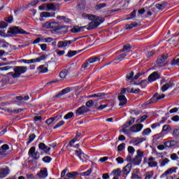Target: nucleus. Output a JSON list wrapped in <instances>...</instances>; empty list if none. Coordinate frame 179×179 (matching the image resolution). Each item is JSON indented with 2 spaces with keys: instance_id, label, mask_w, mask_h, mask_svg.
<instances>
[{
  "instance_id": "nucleus-12",
  "label": "nucleus",
  "mask_w": 179,
  "mask_h": 179,
  "mask_svg": "<svg viewBox=\"0 0 179 179\" xmlns=\"http://www.w3.org/2000/svg\"><path fill=\"white\" fill-rule=\"evenodd\" d=\"M38 148L40 150H43L44 153H46V155H50V152L51 151V148L45 145L44 143H39Z\"/></svg>"
},
{
  "instance_id": "nucleus-62",
  "label": "nucleus",
  "mask_w": 179,
  "mask_h": 179,
  "mask_svg": "<svg viewBox=\"0 0 179 179\" xmlns=\"http://www.w3.org/2000/svg\"><path fill=\"white\" fill-rule=\"evenodd\" d=\"M52 159L50 157L46 156L43 158V162L45 163H50L51 162Z\"/></svg>"
},
{
  "instance_id": "nucleus-8",
  "label": "nucleus",
  "mask_w": 179,
  "mask_h": 179,
  "mask_svg": "<svg viewBox=\"0 0 179 179\" xmlns=\"http://www.w3.org/2000/svg\"><path fill=\"white\" fill-rule=\"evenodd\" d=\"M74 41H76V40L74 41H60L57 43V48H65V47H69L72 43Z\"/></svg>"
},
{
  "instance_id": "nucleus-6",
  "label": "nucleus",
  "mask_w": 179,
  "mask_h": 179,
  "mask_svg": "<svg viewBox=\"0 0 179 179\" xmlns=\"http://www.w3.org/2000/svg\"><path fill=\"white\" fill-rule=\"evenodd\" d=\"M128 55V52H124V53L119 55L115 59L113 60L112 64L113 65H117L121 61H124L125 59V57Z\"/></svg>"
},
{
  "instance_id": "nucleus-2",
  "label": "nucleus",
  "mask_w": 179,
  "mask_h": 179,
  "mask_svg": "<svg viewBox=\"0 0 179 179\" xmlns=\"http://www.w3.org/2000/svg\"><path fill=\"white\" fill-rule=\"evenodd\" d=\"M13 71L14 73L10 72L8 73V75H10L15 79L16 78H19L20 75L26 73V72H27V67L23 66H17L14 68Z\"/></svg>"
},
{
  "instance_id": "nucleus-11",
  "label": "nucleus",
  "mask_w": 179,
  "mask_h": 179,
  "mask_svg": "<svg viewBox=\"0 0 179 179\" xmlns=\"http://www.w3.org/2000/svg\"><path fill=\"white\" fill-rule=\"evenodd\" d=\"M142 129H143V124H137L133 125L130 128L129 131H130V132H134V133L136 134L138 132H141L142 131Z\"/></svg>"
},
{
  "instance_id": "nucleus-49",
  "label": "nucleus",
  "mask_w": 179,
  "mask_h": 179,
  "mask_svg": "<svg viewBox=\"0 0 179 179\" xmlns=\"http://www.w3.org/2000/svg\"><path fill=\"white\" fill-rule=\"evenodd\" d=\"M57 19H58L59 20H63V22H66V23H69V19L66 18V17H64V16H57Z\"/></svg>"
},
{
  "instance_id": "nucleus-14",
  "label": "nucleus",
  "mask_w": 179,
  "mask_h": 179,
  "mask_svg": "<svg viewBox=\"0 0 179 179\" xmlns=\"http://www.w3.org/2000/svg\"><path fill=\"white\" fill-rule=\"evenodd\" d=\"M160 78V76L157 72L155 71L152 73H151L148 78V82H155V80H157Z\"/></svg>"
},
{
  "instance_id": "nucleus-25",
  "label": "nucleus",
  "mask_w": 179,
  "mask_h": 179,
  "mask_svg": "<svg viewBox=\"0 0 179 179\" xmlns=\"http://www.w3.org/2000/svg\"><path fill=\"white\" fill-rule=\"evenodd\" d=\"M71 92V88L66 87L60 93H59L57 95H56L57 99H59V97H62L64 96V94H66L67 93H69Z\"/></svg>"
},
{
  "instance_id": "nucleus-32",
  "label": "nucleus",
  "mask_w": 179,
  "mask_h": 179,
  "mask_svg": "<svg viewBox=\"0 0 179 179\" xmlns=\"http://www.w3.org/2000/svg\"><path fill=\"white\" fill-rule=\"evenodd\" d=\"M38 69L40 73H47V72H48V68H47L44 65L39 66Z\"/></svg>"
},
{
  "instance_id": "nucleus-9",
  "label": "nucleus",
  "mask_w": 179,
  "mask_h": 179,
  "mask_svg": "<svg viewBox=\"0 0 179 179\" xmlns=\"http://www.w3.org/2000/svg\"><path fill=\"white\" fill-rule=\"evenodd\" d=\"M99 61H100V58L99 57L90 58L87 59L85 63L83 64V68H84V69H86V68L90 66V64H94V62H97Z\"/></svg>"
},
{
  "instance_id": "nucleus-61",
  "label": "nucleus",
  "mask_w": 179,
  "mask_h": 179,
  "mask_svg": "<svg viewBox=\"0 0 179 179\" xmlns=\"http://www.w3.org/2000/svg\"><path fill=\"white\" fill-rule=\"evenodd\" d=\"M45 59V57L44 55H42L38 58L34 59V61H35V63L41 62V61H44Z\"/></svg>"
},
{
  "instance_id": "nucleus-10",
  "label": "nucleus",
  "mask_w": 179,
  "mask_h": 179,
  "mask_svg": "<svg viewBox=\"0 0 179 179\" xmlns=\"http://www.w3.org/2000/svg\"><path fill=\"white\" fill-rule=\"evenodd\" d=\"M89 110L90 109L87 107L83 106L76 110V115L77 117H79V115H83L85 113H89Z\"/></svg>"
},
{
  "instance_id": "nucleus-22",
  "label": "nucleus",
  "mask_w": 179,
  "mask_h": 179,
  "mask_svg": "<svg viewBox=\"0 0 179 179\" xmlns=\"http://www.w3.org/2000/svg\"><path fill=\"white\" fill-rule=\"evenodd\" d=\"M173 86H174V83H173V82H169L162 87V92H163V93H164V92H167V90H169V89H171Z\"/></svg>"
},
{
  "instance_id": "nucleus-56",
  "label": "nucleus",
  "mask_w": 179,
  "mask_h": 179,
  "mask_svg": "<svg viewBox=\"0 0 179 179\" xmlns=\"http://www.w3.org/2000/svg\"><path fill=\"white\" fill-rule=\"evenodd\" d=\"M34 139H36V134H33L29 136V141H28L27 143L28 144L31 143V142L34 141Z\"/></svg>"
},
{
  "instance_id": "nucleus-30",
  "label": "nucleus",
  "mask_w": 179,
  "mask_h": 179,
  "mask_svg": "<svg viewBox=\"0 0 179 179\" xmlns=\"http://www.w3.org/2000/svg\"><path fill=\"white\" fill-rule=\"evenodd\" d=\"M78 174L79 173L78 172H76V171H72V172L67 173L66 174V176L68 178H76V176H78Z\"/></svg>"
},
{
  "instance_id": "nucleus-52",
  "label": "nucleus",
  "mask_w": 179,
  "mask_h": 179,
  "mask_svg": "<svg viewBox=\"0 0 179 179\" xmlns=\"http://www.w3.org/2000/svg\"><path fill=\"white\" fill-rule=\"evenodd\" d=\"M136 16V10H134L131 13H130L129 17H127V20H131V19H134Z\"/></svg>"
},
{
  "instance_id": "nucleus-17",
  "label": "nucleus",
  "mask_w": 179,
  "mask_h": 179,
  "mask_svg": "<svg viewBox=\"0 0 179 179\" xmlns=\"http://www.w3.org/2000/svg\"><path fill=\"white\" fill-rule=\"evenodd\" d=\"M9 173H10L9 168L0 169V178H5V177H8Z\"/></svg>"
},
{
  "instance_id": "nucleus-41",
  "label": "nucleus",
  "mask_w": 179,
  "mask_h": 179,
  "mask_svg": "<svg viewBox=\"0 0 179 179\" xmlns=\"http://www.w3.org/2000/svg\"><path fill=\"white\" fill-rule=\"evenodd\" d=\"M151 132H152V130L150 129V128H147L143 131L142 135L143 136H148V135H150Z\"/></svg>"
},
{
  "instance_id": "nucleus-7",
  "label": "nucleus",
  "mask_w": 179,
  "mask_h": 179,
  "mask_svg": "<svg viewBox=\"0 0 179 179\" xmlns=\"http://www.w3.org/2000/svg\"><path fill=\"white\" fill-rule=\"evenodd\" d=\"M166 95H164V94H159V93H156L150 99V101L148 102V104H150V103H156V101H159V100H162V99H164Z\"/></svg>"
},
{
  "instance_id": "nucleus-36",
  "label": "nucleus",
  "mask_w": 179,
  "mask_h": 179,
  "mask_svg": "<svg viewBox=\"0 0 179 179\" xmlns=\"http://www.w3.org/2000/svg\"><path fill=\"white\" fill-rule=\"evenodd\" d=\"M67 76L68 70L66 69H64L59 73V78H61V79H65V78H66Z\"/></svg>"
},
{
  "instance_id": "nucleus-42",
  "label": "nucleus",
  "mask_w": 179,
  "mask_h": 179,
  "mask_svg": "<svg viewBox=\"0 0 179 179\" xmlns=\"http://www.w3.org/2000/svg\"><path fill=\"white\" fill-rule=\"evenodd\" d=\"M39 10H47L48 11V3H43L39 6Z\"/></svg>"
},
{
  "instance_id": "nucleus-58",
  "label": "nucleus",
  "mask_w": 179,
  "mask_h": 179,
  "mask_svg": "<svg viewBox=\"0 0 179 179\" xmlns=\"http://www.w3.org/2000/svg\"><path fill=\"white\" fill-rule=\"evenodd\" d=\"M52 41H54V39H52V38L51 37L43 38L41 40L42 43H51Z\"/></svg>"
},
{
  "instance_id": "nucleus-44",
  "label": "nucleus",
  "mask_w": 179,
  "mask_h": 179,
  "mask_svg": "<svg viewBox=\"0 0 179 179\" xmlns=\"http://www.w3.org/2000/svg\"><path fill=\"white\" fill-rule=\"evenodd\" d=\"M162 131L164 132H170V131H171V127H170V125L169 124H165L162 127Z\"/></svg>"
},
{
  "instance_id": "nucleus-3",
  "label": "nucleus",
  "mask_w": 179,
  "mask_h": 179,
  "mask_svg": "<svg viewBox=\"0 0 179 179\" xmlns=\"http://www.w3.org/2000/svg\"><path fill=\"white\" fill-rule=\"evenodd\" d=\"M15 34H29V32L19 27H13L8 30V36L10 37H13Z\"/></svg>"
},
{
  "instance_id": "nucleus-23",
  "label": "nucleus",
  "mask_w": 179,
  "mask_h": 179,
  "mask_svg": "<svg viewBox=\"0 0 179 179\" xmlns=\"http://www.w3.org/2000/svg\"><path fill=\"white\" fill-rule=\"evenodd\" d=\"M118 100L120 101L119 106H124V104H127V97L124 95H119L118 96Z\"/></svg>"
},
{
  "instance_id": "nucleus-40",
  "label": "nucleus",
  "mask_w": 179,
  "mask_h": 179,
  "mask_svg": "<svg viewBox=\"0 0 179 179\" xmlns=\"http://www.w3.org/2000/svg\"><path fill=\"white\" fill-rule=\"evenodd\" d=\"M48 10H52L55 12V10H57V6L53 3H48Z\"/></svg>"
},
{
  "instance_id": "nucleus-64",
  "label": "nucleus",
  "mask_w": 179,
  "mask_h": 179,
  "mask_svg": "<svg viewBox=\"0 0 179 179\" xmlns=\"http://www.w3.org/2000/svg\"><path fill=\"white\" fill-rule=\"evenodd\" d=\"M173 135L175 138H178L179 136V129H176L173 131Z\"/></svg>"
},
{
  "instance_id": "nucleus-38",
  "label": "nucleus",
  "mask_w": 179,
  "mask_h": 179,
  "mask_svg": "<svg viewBox=\"0 0 179 179\" xmlns=\"http://www.w3.org/2000/svg\"><path fill=\"white\" fill-rule=\"evenodd\" d=\"M166 6H167V3L166 2H163L161 4H157L156 5L157 9H159V10H163V9H164V8H166Z\"/></svg>"
},
{
  "instance_id": "nucleus-63",
  "label": "nucleus",
  "mask_w": 179,
  "mask_h": 179,
  "mask_svg": "<svg viewBox=\"0 0 179 179\" xmlns=\"http://www.w3.org/2000/svg\"><path fill=\"white\" fill-rule=\"evenodd\" d=\"M31 157L35 160H38V159H40V153L36 152Z\"/></svg>"
},
{
  "instance_id": "nucleus-35",
  "label": "nucleus",
  "mask_w": 179,
  "mask_h": 179,
  "mask_svg": "<svg viewBox=\"0 0 179 179\" xmlns=\"http://www.w3.org/2000/svg\"><path fill=\"white\" fill-rule=\"evenodd\" d=\"M133 163L135 164V166H139L141 163H142V158H139L138 157H135L133 159Z\"/></svg>"
},
{
  "instance_id": "nucleus-45",
  "label": "nucleus",
  "mask_w": 179,
  "mask_h": 179,
  "mask_svg": "<svg viewBox=\"0 0 179 179\" xmlns=\"http://www.w3.org/2000/svg\"><path fill=\"white\" fill-rule=\"evenodd\" d=\"M131 127V124H129L128 123V122H127L126 124H124L123 125L122 129V132H124V134H127V129L128 127Z\"/></svg>"
},
{
  "instance_id": "nucleus-60",
  "label": "nucleus",
  "mask_w": 179,
  "mask_h": 179,
  "mask_svg": "<svg viewBox=\"0 0 179 179\" xmlns=\"http://www.w3.org/2000/svg\"><path fill=\"white\" fill-rule=\"evenodd\" d=\"M153 171L147 172L145 179H150L153 177Z\"/></svg>"
},
{
  "instance_id": "nucleus-34",
  "label": "nucleus",
  "mask_w": 179,
  "mask_h": 179,
  "mask_svg": "<svg viewBox=\"0 0 179 179\" xmlns=\"http://www.w3.org/2000/svg\"><path fill=\"white\" fill-rule=\"evenodd\" d=\"M92 171H93V169H89L87 171L80 173V176L83 177H89V176L92 174Z\"/></svg>"
},
{
  "instance_id": "nucleus-57",
  "label": "nucleus",
  "mask_w": 179,
  "mask_h": 179,
  "mask_svg": "<svg viewBox=\"0 0 179 179\" xmlns=\"http://www.w3.org/2000/svg\"><path fill=\"white\" fill-rule=\"evenodd\" d=\"M106 6H107V4H106V3H99L96 6V9H101L103 8H106Z\"/></svg>"
},
{
  "instance_id": "nucleus-37",
  "label": "nucleus",
  "mask_w": 179,
  "mask_h": 179,
  "mask_svg": "<svg viewBox=\"0 0 179 179\" xmlns=\"http://www.w3.org/2000/svg\"><path fill=\"white\" fill-rule=\"evenodd\" d=\"M131 50V45H125L123 47V50H120V52H127V55H128V53L131 52V50Z\"/></svg>"
},
{
  "instance_id": "nucleus-33",
  "label": "nucleus",
  "mask_w": 179,
  "mask_h": 179,
  "mask_svg": "<svg viewBox=\"0 0 179 179\" xmlns=\"http://www.w3.org/2000/svg\"><path fill=\"white\" fill-rule=\"evenodd\" d=\"M160 163V167H164V166L169 164V163H170V159L165 158L162 160L159 161Z\"/></svg>"
},
{
  "instance_id": "nucleus-55",
  "label": "nucleus",
  "mask_w": 179,
  "mask_h": 179,
  "mask_svg": "<svg viewBox=\"0 0 179 179\" xmlns=\"http://www.w3.org/2000/svg\"><path fill=\"white\" fill-rule=\"evenodd\" d=\"M73 115H74L73 113L70 112L65 115L64 120H69V119L72 118V117H73Z\"/></svg>"
},
{
  "instance_id": "nucleus-21",
  "label": "nucleus",
  "mask_w": 179,
  "mask_h": 179,
  "mask_svg": "<svg viewBox=\"0 0 179 179\" xmlns=\"http://www.w3.org/2000/svg\"><path fill=\"white\" fill-rule=\"evenodd\" d=\"M132 169V164H127L122 169L123 174H125L126 176H128L129 173H131V170Z\"/></svg>"
},
{
  "instance_id": "nucleus-26",
  "label": "nucleus",
  "mask_w": 179,
  "mask_h": 179,
  "mask_svg": "<svg viewBox=\"0 0 179 179\" xmlns=\"http://www.w3.org/2000/svg\"><path fill=\"white\" fill-rule=\"evenodd\" d=\"M6 150H9V145L8 144H4L0 148V155H5Z\"/></svg>"
},
{
  "instance_id": "nucleus-13",
  "label": "nucleus",
  "mask_w": 179,
  "mask_h": 179,
  "mask_svg": "<svg viewBox=\"0 0 179 179\" xmlns=\"http://www.w3.org/2000/svg\"><path fill=\"white\" fill-rule=\"evenodd\" d=\"M44 27L46 29H55V30L58 29L59 24L57 22H46L44 24Z\"/></svg>"
},
{
  "instance_id": "nucleus-15",
  "label": "nucleus",
  "mask_w": 179,
  "mask_h": 179,
  "mask_svg": "<svg viewBox=\"0 0 179 179\" xmlns=\"http://www.w3.org/2000/svg\"><path fill=\"white\" fill-rule=\"evenodd\" d=\"M167 55H164L159 57L157 61V66H164L166 64V59H167Z\"/></svg>"
},
{
  "instance_id": "nucleus-18",
  "label": "nucleus",
  "mask_w": 179,
  "mask_h": 179,
  "mask_svg": "<svg viewBox=\"0 0 179 179\" xmlns=\"http://www.w3.org/2000/svg\"><path fill=\"white\" fill-rule=\"evenodd\" d=\"M145 141H146V139H145L144 138H133L130 143H131V145H133V146H138L139 145V143H142V142H145Z\"/></svg>"
},
{
  "instance_id": "nucleus-47",
  "label": "nucleus",
  "mask_w": 179,
  "mask_h": 179,
  "mask_svg": "<svg viewBox=\"0 0 179 179\" xmlns=\"http://www.w3.org/2000/svg\"><path fill=\"white\" fill-rule=\"evenodd\" d=\"M0 36H1V37H4V38L5 37H10L9 36L8 31L6 33V32H5V30H3V29L0 30Z\"/></svg>"
},
{
  "instance_id": "nucleus-46",
  "label": "nucleus",
  "mask_w": 179,
  "mask_h": 179,
  "mask_svg": "<svg viewBox=\"0 0 179 179\" xmlns=\"http://www.w3.org/2000/svg\"><path fill=\"white\" fill-rule=\"evenodd\" d=\"M145 152L143 151H142V150L139 149L136 151V157H139L140 159H142L143 157V154Z\"/></svg>"
},
{
  "instance_id": "nucleus-29",
  "label": "nucleus",
  "mask_w": 179,
  "mask_h": 179,
  "mask_svg": "<svg viewBox=\"0 0 179 179\" xmlns=\"http://www.w3.org/2000/svg\"><path fill=\"white\" fill-rule=\"evenodd\" d=\"M79 52H82V50L80 51H76V50H71L69 51V52L66 55V57H68L69 58H72V57H75V55H76V54H79Z\"/></svg>"
},
{
  "instance_id": "nucleus-5",
  "label": "nucleus",
  "mask_w": 179,
  "mask_h": 179,
  "mask_svg": "<svg viewBox=\"0 0 179 179\" xmlns=\"http://www.w3.org/2000/svg\"><path fill=\"white\" fill-rule=\"evenodd\" d=\"M144 162L148 164V167H157V162L153 157H150L149 158H144Z\"/></svg>"
},
{
  "instance_id": "nucleus-53",
  "label": "nucleus",
  "mask_w": 179,
  "mask_h": 179,
  "mask_svg": "<svg viewBox=\"0 0 179 179\" xmlns=\"http://www.w3.org/2000/svg\"><path fill=\"white\" fill-rule=\"evenodd\" d=\"M36 153V148L32 147L29 149L28 155L29 156L31 157L33 155Z\"/></svg>"
},
{
  "instance_id": "nucleus-39",
  "label": "nucleus",
  "mask_w": 179,
  "mask_h": 179,
  "mask_svg": "<svg viewBox=\"0 0 179 179\" xmlns=\"http://www.w3.org/2000/svg\"><path fill=\"white\" fill-rule=\"evenodd\" d=\"M136 26H138V23L136 22H133L131 24H127L126 25V29L127 30H131V29H134V27H136Z\"/></svg>"
},
{
  "instance_id": "nucleus-4",
  "label": "nucleus",
  "mask_w": 179,
  "mask_h": 179,
  "mask_svg": "<svg viewBox=\"0 0 179 179\" xmlns=\"http://www.w3.org/2000/svg\"><path fill=\"white\" fill-rule=\"evenodd\" d=\"M76 156H78L80 160L83 162V163H87V160H89V156L84 153L82 150H77L75 152Z\"/></svg>"
},
{
  "instance_id": "nucleus-19",
  "label": "nucleus",
  "mask_w": 179,
  "mask_h": 179,
  "mask_svg": "<svg viewBox=\"0 0 179 179\" xmlns=\"http://www.w3.org/2000/svg\"><path fill=\"white\" fill-rule=\"evenodd\" d=\"M37 176L39 177V178H47V177H48V172L47 171V169L44 168L41 170L40 172H38Z\"/></svg>"
},
{
  "instance_id": "nucleus-31",
  "label": "nucleus",
  "mask_w": 179,
  "mask_h": 179,
  "mask_svg": "<svg viewBox=\"0 0 179 179\" xmlns=\"http://www.w3.org/2000/svg\"><path fill=\"white\" fill-rule=\"evenodd\" d=\"M111 175L120 178V177H121V169H117L113 170L111 173Z\"/></svg>"
},
{
  "instance_id": "nucleus-43",
  "label": "nucleus",
  "mask_w": 179,
  "mask_h": 179,
  "mask_svg": "<svg viewBox=\"0 0 179 179\" xmlns=\"http://www.w3.org/2000/svg\"><path fill=\"white\" fill-rule=\"evenodd\" d=\"M146 118H148V115H146L141 116L139 119L136 120L137 124H141L143 122L146 120Z\"/></svg>"
},
{
  "instance_id": "nucleus-50",
  "label": "nucleus",
  "mask_w": 179,
  "mask_h": 179,
  "mask_svg": "<svg viewBox=\"0 0 179 179\" xmlns=\"http://www.w3.org/2000/svg\"><path fill=\"white\" fill-rule=\"evenodd\" d=\"M65 124V121L61 120L54 127L53 129H57V128H59L60 127H62Z\"/></svg>"
},
{
  "instance_id": "nucleus-54",
  "label": "nucleus",
  "mask_w": 179,
  "mask_h": 179,
  "mask_svg": "<svg viewBox=\"0 0 179 179\" xmlns=\"http://www.w3.org/2000/svg\"><path fill=\"white\" fill-rule=\"evenodd\" d=\"M124 149H125V143H124L120 144L117 147L118 152H122V150H124Z\"/></svg>"
},
{
  "instance_id": "nucleus-28",
  "label": "nucleus",
  "mask_w": 179,
  "mask_h": 179,
  "mask_svg": "<svg viewBox=\"0 0 179 179\" xmlns=\"http://www.w3.org/2000/svg\"><path fill=\"white\" fill-rule=\"evenodd\" d=\"M55 16V13L50 14L48 12H42L41 13V17H54Z\"/></svg>"
},
{
  "instance_id": "nucleus-24",
  "label": "nucleus",
  "mask_w": 179,
  "mask_h": 179,
  "mask_svg": "<svg viewBox=\"0 0 179 179\" xmlns=\"http://www.w3.org/2000/svg\"><path fill=\"white\" fill-rule=\"evenodd\" d=\"M164 146L166 148H173V146H176L177 145V141H169L164 143Z\"/></svg>"
},
{
  "instance_id": "nucleus-51",
  "label": "nucleus",
  "mask_w": 179,
  "mask_h": 179,
  "mask_svg": "<svg viewBox=\"0 0 179 179\" xmlns=\"http://www.w3.org/2000/svg\"><path fill=\"white\" fill-rule=\"evenodd\" d=\"M55 52H56L57 55H59V57H62V55H65V50H59V49L55 50Z\"/></svg>"
},
{
  "instance_id": "nucleus-1",
  "label": "nucleus",
  "mask_w": 179,
  "mask_h": 179,
  "mask_svg": "<svg viewBox=\"0 0 179 179\" xmlns=\"http://www.w3.org/2000/svg\"><path fill=\"white\" fill-rule=\"evenodd\" d=\"M82 17H83V19H88V20H90V22L86 26L87 30H93V29L99 27V26H100V24H101L105 20L103 17H99L92 14H87L85 13L82 14Z\"/></svg>"
},
{
  "instance_id": "nucleus-27",
  "label": "nucleus",
  "mask_w": 179,
  "mask_h": 179,
  "mask_svg": "<svg viewBox=\"0 0 179 179\" xmlns=\"http://www.w3.org/2000/svg\"><path fill=\"white\" fill-rule=\"evenodd\" d=\"M82 29H87L86 26L84 27H78L76 26L73 29H71V33H80V31H82Z\"/></svg>"
},
{
  "instance_id": "nucleus-16",
  "label": "nucleus",
  "mask_w": 179,
  "mask_h": 179,
  "mask_svg": "<svg viewBox=\"0 0 179 179\" xmlns=\"http://www.w3.org/2000/svg\"><path fill=\"white\" fill-rule=\"evenodd\" d=\"M178 168L177 167H172L168 170H166L162 176L161 177L164 178L167 177V176H170V174H173V173H177V170Z\"/></svg>"
},
{
  "instance_id": "nucleus-20",
  "label": "nucleus",
  "mask_w": 179,
  "mask_h": 179,
  "mask_svg": "<svg viewBox=\"0 0 179 179\" xmlns=\"http://www.w3.org/2000/svg\"><path fill=\"white\" fill-rule=\"evenodd\" d=\"M61 118H62V116H60L59 117H58V116H55V117H50V118L46 120V124H48V125H51L52 123L54 122V121H55V122H57V121H59V120H61Z\"/></svg>"
},
{
  "instance_id": "nucleus-59",
  "label": "nucleus",
  "mask_w": 179,
  "mask_h": 179,
  "mask_svg": "<svg viewBox=\"0 0 179 179\" xmlns=\"http://www.w3.org/2000/svg\"><path fill=\"white\" fill-rule=\"evenodd\" d=\"M171 65H177V66H179V58L178 59H173L171 62Z\"/></svg>"
},
{
  "instance_id": "nucleus-48",
  "label": "nucleus",
  "mask_w": 179,
  "mask_h": 179,
  "mask_svg": "<svg viewBox=\"0 0 179 179\" xmlns=\"http://www.w3.org/2000/svg\"><path fill=\"white\" fill-rule=\"evenodd\" d=\"M128 152L129 153V155H131V156H134V153H135V148L132 146H129L127 148Z\"/></svg>"
}]
</instances>
